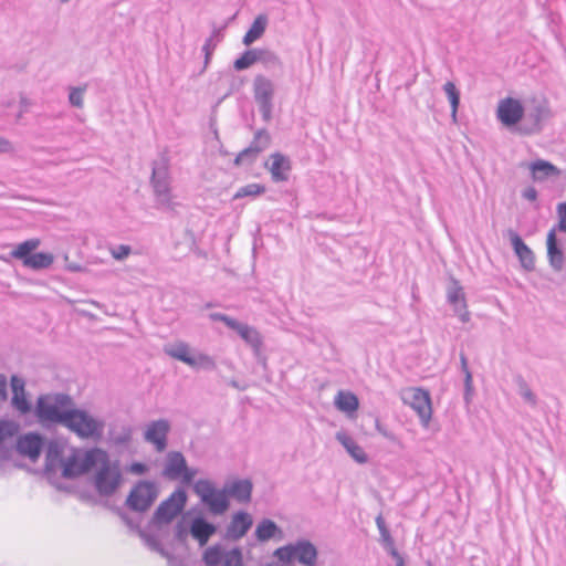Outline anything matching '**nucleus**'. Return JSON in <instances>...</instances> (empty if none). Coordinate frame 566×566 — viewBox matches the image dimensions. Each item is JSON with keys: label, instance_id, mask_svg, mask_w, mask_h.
Wrapping results in <instances>:
<instances>
[{"label": "nucleus", "instance_id": "obj_1", "mask_svg": "<svg viewBox=\"0 0 566 566\" xmlns=\"http://www.w3.org/2000/svg\"><path fill=\"white\" fill-rule=\"evenodd\" d=\"M73 406L74 401L67 394L41 395L36 399L34 412L42 423L48 422L63 426L67 411Z\"/></svg>", "mask_w": 566, "mask_h": 566}, {"label": "nucleus", "instance_id": "obj_2", "mask_svg": "<svg viewBox=\"0 0 566 566\" xmlns=\"http://www.w3.org/2000/svg\"><path fill=\"white\" fill-rule=\"evenodd\" d=\"M99 467L93 476V485L99 496L111 497L123 483V474L119 462H112L107 453L101 450L98 454Z\"/></svg>", "mask_w": 566, "mask_h": 566}, {"label": "nucleus", "instance_id": "obj_3", "mask_svg": "<svg viewBox=\"0 0 566 566\" xmlns=\"http://www.w3.org/2000/svg\"><path fill=\"white\" fill-rule=\"evenodd\" d=\"M104 421L92 417L87 411L70 408L63 427L74 432L78 438L99 439L104 431Z\"/></svg>", "mask_w": 566, "mask_h": 566}, {"label": "nucleus", "instance_id": "obj_4", "mask_svg": "<svg viewBox=\"0 0 566 566\" xmlns=\"http://www.w3.org/2000/svg\"><path fill=\"white\" fill-rule=\"evenodd\" d=\"M150 185L154 189L157 208L174 210L177 203L174 202L170 192L169 168L166 158L154 163Z\"/></svg>", "mask_w": 566, "mask_h": 566}, {"label": "nucleus", "instance_id": "obj_5", "mask_svg": "<svg viewBox=\"0 0 566 566\" xmlns=\"http://www.w3.org/2000/svg\"><path fill=\"white\" fill-rule=\"evenodd\" d=\"M101 449L94 448L87 451L72 449L71 454L65 458L62 468V476L75 479L88 473L98 463Z\"/></svg>", "mask_w": 566, "mask_h": 566}, {"label": "nucleus", "instance_id": "obj_6", "mask_svg": "<svg viewBox=\"0 0 566 566\" xmlns=\"http://www.w3.org/2000/svg\"><path fill=\"white\" fill-rule=\"evenodd\" d=\"M188 495L184 488H177L166 500H164L155 510L149 524L160 527L164 524L171 523L185 509Z\"/></svg>", "mask_w": 566, "mask_h": 566}, {"label": "nucleus", "instance_id": "obj_7", "mask_svg": "<svg viewBox=\"0 0 566 566\" xmlns=\"http://www.w3.org/2000/svg\"><path fill=\"white\" fill-rule=\"evenodd\" d=\"M279 562L290 564L296 559L304 566H315L317 563V548L308 539H300L294 544H287L279 547L273 554Z\"/></svg>", "mask_w": 566, "mask_h": 566}, {"label": "nucleus", "instance_id": "obj_8", "mask_svg": "<svg viewBox=\"0 0 566 566\" xmlns=\"http://www.w3.org/2000/svg\"><path fill=\"white\" fill-rule=\"evenodd\" d=\"M253 98L265 123L271 122L274 108L275 84L263 74H256L252 83Z\"/></svg>", "mask_w": 566, "mask_h": 566}, {"label": "nucleus", "instance_id": "obj_9", "mask_svg": "<svg viewBox=\"0 0 566 566\" xmlns=\"http://www.w3.org/2000/svg\"><path fill=\"white\" fill-rule=\"evenodd\" d=\"M209 318L212 322H223L229 328L235 331L239 336L252 348L256 358H260L263 346V337L260 332L245 323H241L233 317L222 313H210Z\"/></svg>", "mask_w": 566, "mask_h": 566}, {"label": "nucleus", "instance_id": "obj_10", "mask_svg": "<svg viewBox=\"0 0 566 566\" xmlns=\"http://www.w3.org/2000/svg\"><path fill=\"white\" fill-rule=\"evenodd\" d=\"M193 491L200 497V501L207 505L208 511L212 515H222L228 511L230 506L229 500L226 499L221 490H217L213 486L211 481L206 479L198 480L193 485Z\"/></svg>", "mask_w": 566, "mask_h": 566}, {"label": "nucleus", "instance_id": "obj_11", "mask_svg": "<svg viewBox=\"0 0 566 566\" xmlns=\"http://www.w3.org/2000/svg\"><path fill=\"white\" fill-rule=\"evenodd\" d=\"M158 496V489L155 482L140 480L130 490L126 506L134 512H146L150 509Z\"/></svg>", "mask_w": 566, "mask_h": 566}, {"label": "nucleus", "instance_id": "obj_12", "mask_svg": "<svg viewBox=\"0 0 566 566\" xmlns=\"http://www.w3.org/2000/svg\"><path fill=\"white\" fill-rule=\"evenodd\" d=\"M171 426L167 419H158L147 423L144 440L154 446L157 452H164L168 446V434Z\"/></svg>", "mask_w": 566, "mask_h": 566}, {"label": "nucleus", "instance_id": "obj_13", "mask_svg": "<svg viewBox=\"0 0 566 566\" xmlns=\"http://www.w3.org/2000/svg\"><path fill=\"white\" fill-rule=\"evenodd\" d=\"M496 117L506 127L515 126L524 117V106L516 98H503L499 102Z\"/></svg>", "mask_w": 566, "mask_h": 566}, {"label": "nucleus", "instance_id": "obj_14", "mask_svg": "<svg viewBox=\"0 0 566 566\" xmlns=\"http://www.w3.org/2000/svg\"><path fill=\"white\" fill-rule=\"evenodd\" d=\"M506 238L510 240L512 249L517 256L521 266L526 272L535 270V253L532 249L523 241L521 235L513 229H507Z\"/></svg>", "mask_w": 566, "mask_h": 566}, {"label": "nucleus", "instance_id": "obj_15", "mask_svg": "<svg viewBox=\"0 0 566 566\" xmlns=\"http://www.w3.org/2000/svg\"><path fill=\"white\" fill-rule=\"evenodd\" d=\"M551 115L549 108L545 104L537 103L523 117V124L520 132L524 135L537 134L543 128V122Z\"/></svg>", "mask_w": 566, "mask_h": 566}, {"label": "nucleus", "instance_id": "obj_16", "mask_svg": "<svg viewBox=\"0 0 566 566\" xmlns=\"http://www.w3.org/2000/svg\"><path fill=\"white\" fill-rule=\"evenodd\" d=\"M43 446L44 438L40 433L31 432L18 438L15 449L19 454L35 462L41 455Z\"/></svg>", "mask_w": 566, "mask_h": 566}, {"label": "nucleus", "instance_id": "obj_17", "mask_svg": "<svg viewBox=\"0 0 566 566\" xmlns=\"http://www.w3.org/2000/svg\"><path fill=\"white\" fill-rule=\"evenodd\" d=\"M252 525V516L245 511H238L232 515L223 534V538L227 541H239L245 536Z\"/></svg>", "mask_w": 566, "mask_h": 566}, {"label": "nucleus", "instance_id": "obj_18", "mask_svg": "<svg viewBox=\"0 0 566 566\" xmlns=\"http://www.w3.org/2000/svg\"><path fill=\"white\" fill-rule=\"evenodd\" d=\"M447 300L461 322L467 323L470 321L465 295L458 280H451L450 285L447 289Z\"/></svg>", "mask_w": 566, "mask_h": 566}, {"label": "nucleus", "instance_id": "obj_19", "mask_svg": "<svg viewBox=\"0 0 566 566\" xmlns=\"http://www.w3.org/2000/svg\"><path fill=\"white\" fill-rule=\"evenodd\" d=\"M410 407L417 412L422 426L428 427L432 415L431 399L427 390L412 388L410 390Z\"/></svg>", "mask_w": 566, "mask_h": 566}, {"label": "nucleus", "instance_id": "obj_20", "mask_svg": "<svg viewBox=\"0 0 566 566\" xmlns=\"http://www.w3.org/2000/svg\"><path fill=\"white\" fill-rule=\"evenodd\" d=\"M547 260L555 272H560L565 265L563 244L557 239L555 230H549L546 237Z\"/></svg>", "mask_w": 566, "mask_h": 566}, {"label": "nucleus", "instance_id": "obj_21", "mask_svg": "<svg viewBox=\"0 0 566 566\" xmlns=\"http://www.w3.org/2000/svg\"><path fill=\"white\" fill-rule=\"evenodd\" d=\"M134 428L126 423H112L108 428V443L117 449L126 450L133 441Z\"/></svg>", "mask_w": 566, "mask_h": 566}, {"label": "nucleus", "instance_id": "obj_22", "mask_svg": "<svg viewBox=\"0 0 566 566\" xmlns=\"http://www.w3.org/2000/svg\"><path fill=\"white\" fill-rule=\"evenodd\" d=\"M253 484L249 479H238L231 483H227L221 490L226 499H234L239 503H248L251 501Z\"/></svg>", "mask_w": 566, "mask_h": 566}, {"label": "nucleus", "instance_id": "obj_23", "mask_svg": "<svg viewBox=\"0 0 566 566\" xmlns=\"http://www.w3.org/2000/svg\"><path fill=\"white\" fill-rule=\"evenodd\" d=\"M189 531L192 538L196 539L200 546H205L211 536L217 533L218 527L213 523L207 521L202 515H199L192 518L189 525Z\"/></svg>", "mask_w": 566, "mask_h": 566}, {"label": "nucleus", "instance_id": "obj_24", "mask_svg": "<svg viewBox=\"0 0 566 566\" xmlns=\"http://www.w3.org/2000/svg\"><path fill=\"white\" fill-rule=\"evenodd\" d=\"M526 166L531 171V177L535 182H543L549 178L559 177L560 169L545 159H536L530 164H521Z\"/></svg>", "mask_w": 566, "mask_h": 566}, {"label": "nucleus", "instance_id": "obj_25", "mask_svg": "<svg viewBox=\"0 0 566 566\" xmlns=\"http://www.w3.org/2000/svg\"><path fill=\"white\" fill-rule=\"evenodd\" d=\"M187 469V461L180 451H170L166 455V463L163 470V475L170 480L176 481L180 479Z\"/></svg>", "mask_w": 566, "mask_h": 566}, {"label": "nucleus", "instance_id": "obj_26", "mask_svg": "<svg viewBox=\"0 0 566 566\" xmlns=\"http://www.w3.org/2000/svg\"><path fill=\"white\" fill-rule=\"evenodd\" d=\"M270 158L271 165L269 170L271 172L272 180L275 182L286 181L292 168L290 158L281 153H274Z\"/></svg>", "mask_w": 566, "mask_h": 566}, {"label": "nucleus", "instance_id": "obj_27", "mask_svg": "<svg viewBox=\"0 0 566 566\" xmlns=\"http://www.w3.org/2000/svg\"><path fill=\"white\" fill-rule=\"evenodd\" d=\"M63 446L56 440H51L49 442L45 453L46 472H54L59 467L63 465L65 460V457H63Z\"/></svg>", "mask_w": 566, "mask_h": 566}, {"label": "nucleus", "instance_id": "obj_28", "mask_svg": "<svg viewBox=\"0 0 566 566\" xmlns=\"http://www.w3.org/2000/svg\"><path fill=\"white\" fill-rule=\"evenodd\" d=\"M337 441L346 449L350 457L358 463H366L368 457L364 449L356 443V441L345 432L336 433Z\"/></svg>", "mask_w": 566, "mask_h": 566}, {"label": "nucleus", "instance_id": "obj_29", "mask_svg": "<svg viewBox=\"0 0 566 566\" xmlns=\"http://www.w3.org/2000/svg\"><path fill=\"white\" fill-rule=\"evenodd\" d=\"M268 25V18L264 14L258 15L250 29L245 32L242 42L245 45H251L254 41L260 39L265 32Z\"/></svg>", "mask_w": 566, "mask_h": 566}, {"label": "nucleus", "instance_id": "obj_30", "mask_svg": "<svg viewBox=\"0 0 566 566\" xmlns=\"http://www.w3.org/2000/svg\"><path fill=\"white\" fill-rule=\"evenodd\" d=\"M54 261V255L50 252H35L30 258L24 260L23 266L40 271L44 269H49Z\"/></svg>", "mask_w": 566, "mask_h": 566}, {"label": "nucleus", "instance_id": "obj_31", "mask_svg": "<svg viewBox=\"0 0 566 566\" xmlns=\"http://www.w3.org/2000/svg\"><path fill=\"white\" fill-rule=\"evenodd\" d=\"M281 534V528L270 518H263L255 528L254 535L259 542H268L276 534Z\"/></svg>", "mask_w": 566, "mask_h": 566}, {"label": "nucleus", "instance_id": "obj_32", "mask_svg": "<svg viewBox=\"0 0 566 566\" xmlns=\"http://www.w3.org/2000/svg\"><path fill=\"white\" fill-rule=\"evenodd\" d=\"M334 403L336 408L344 412L356 411L359 407V401L356 395L350 391H338L335 397Z\"/></svg>", "mask_w": 566, "mask_h": 566}, {"label": "nucleus", "instance_id": "obj_33", "mask_svg": "<svg viewBox=\"0 0 566 566\" xmlns=\"http://www.w3.org/2000/svg\"><path fill=\"white\" fill-rule=\"evenodd\" d=\"M165 353L177 360H180L189 366L193 364V355L189 354V345L185 342H178L174 345L166 346Z\"/></svg>", "mask_w": 566, "mask_h": 566}, {"label": "nucleus", "instance_id": "obj_34", "mask_svg": "<svg viewBox=\"0 0 566 566\" xmlns=\"http://www.w3.org/2000/svg\"><path fill=\"white\" fill-rule=\"evenodd\" d=\"M40 245L39 239H29L21 243H19L10 253L13 259L22 261L24 264V260L30 258L34 252V250Z\"/></svg>", "mask_w": 566, "mask_h": 566}, {"label": "nucleus", "instance_id": "obj_35", "mask_svg": "<svg viewBox=\"0 0 566 566\" xmlns=\"http://www.w3.org/2000/svg\"><path fill=\"white\" fill-rule=\"evenodd\" d=\"M258 62L263 64L266 70L283 67L280 56L274 51L265 48H258Z\"/></svg>", "mask_w": 566, "mask_h": 566}, {"label": "nucleus", "instance_id": "obj_36", "mask_svg": "<svg viewBox=\"0 0 566 566\" xmlns=\"http://www.w3.org/2000/svg\"><path fill=\"white\" fill-rule=\"evenodd\" d=\"M460 365L461 370L464 374V401L465 403H470L473 397L474 388H473V378L472 373L469 369L468 358L463 352L460 353Z\"/></svg>", "mask_w": 566, "mask_h": 566}, {"label": "nucleus", "instance_id": "obj_37", "mask_svg": "<svg viewBox=\"0 0 566 566\" xmlns=\"http://www.w3.org/2000/svg\"><path fill=\"white\" fill-rule=\"evenodd\" d=\"M224 553L221 544H214L205 549L202 560L206 566H219L223 562Z\"/></svg>", "mask_w": 566, "mask_h": 566}, {"label": "nucleus", "instance_id": "obj_38", "mask_svg": "<svg viewBox=\"0 0 566 566\" xmlns=\"http://www.w3.org/2000/svg\"><path fill=\"white\" fill-rule=\"evenodd\" d=\"M258 63V48L244 51L240 57L233 62L235 71H243Z\"/></svg>", "mask_w": 566, "mask_h": 566}, {"label": "nucleus", "instance_id": "obj_39", "mask_svg": "<svg viewBox=\"0 0 566 566\" xmlns=\"http://www.w3.org/2000/svg\"><path fill=\"white\" fill-rule=\"evenodd\" d=\"M271 144V136L265 128L258 129L254 134L252 142L250 143V147L254 153H262Z\"/></svg>", "mask_w": 566, "mask_h": 566}, {"label": "nucleus", "instance_id": "obj_40", "mask_svg": "<svg viewBox=\"0 0 566 566\" xmlns=\"http://www.w3.org/2000/svg\"><path fill=\"white\" fill-rule=\"evenodd\" d=\"M443 91L447 94L448 99H449L450 105H451V116L455 120L458 108H459V105H460V92L457 88L455 84L453 82H450V81H448L443 85Z\"/></svg>", "mask_w": 566, "mask_h": 566}, {"label": "nucleus", "instance_id": "obj_41", "mask_svg": "<svg viewBox=\"0 0 566 566\" xmlns=\"http://www.w3.org/2000/svg\"><path fill=\"white\" fill-rule=\"evenodd\" d=\"M266 191L265 186L260 184H249L243 187H240L237 192L233 195V200H238L245 197L255 198L258 196L263 195Z\"/></svg>", "mask_w": 566, "mask_h": 566}, {"label": "nucleus", "instance_id": "obj_42", "mask_svg": "<svg viewBox=\"0 0 566 566\" xmlns=\"http://www.w3.org/2000/svg\"><path fill=\"white\" fill-rule=\"evenodd\" d=\"M514 381L518 388V394L521 395V397L530 405L536 406V403H537L536 395L532 391V389L530 388L528 384L523 378V376L517 375L514 378Z\"/></svg>", "mask_w": 566, "mask_h": 566}, {"label": "nucleus", "instance_id": "obj_43", "mask_svg": "<svg viewBox=\"0 0 566 566\" xmlns=\"http://www.w3.org/2000/svg\"><path fill=\"white\" fill-rule=\"evenodd\" d=\"M193 369L214 370L217 368L216 360L203 353L193 356V364H189Z\"/></svg>", "mask_w": 566, "mask_h": 566}, {"label": "nucleus", "instance_id": "obj_44", "mask_svg": "<svg viewBox=\"0 0 566 566\" xmlns=\"http://www.w3.org/2000/svg\"><path fill=\"white\" fill-rule=\"evenodd\" d=\"M223 566H243V553L240 547H233L224 553Z\"/></svg>", "mask_w": 566, "mask_h": 566}, {"label": "nucleus", "instance_id": "obj_45", "mask_svg": "<svg viewBox=\"0 0 566 566\" xmlns=\"http://www.w3.org/2000/svg\"><path fill=\"white\" fill-rule=\"evenodd\" d=\"M11 405L21 415H27L31 411L32 406L27 399L25 392L19 395H12Z\"/></svg>", "mask_w": 566, "mask_h": 566}, {"label": "nucleus", "instance_id": "obj_46", "mask_svg": "<svg viewBox=\"0 0 566 566\" xmlns=\"http://www.w3.org/2000/svg\"><path fill=\"white\" fill-rule=\"evenodd\" d=\"M190 534L189 525L185 518L179 520L174 527V538L179 544H186Z\"/></svg>", "mask_w": 566, "mask_h": 566}, {"label": "nucleus", "instance_id": "obj_47", "mask_svg": "<svg viewBox=\"0 0 566 566\" xmlns=\"http://www.w3.org/2000/svg\"><path fill=\"white\" fill-rule=\"evenodd\" d=\"M376 525L378 527L379 534H380V542L382 546H390L391 542L394 541L389 528L386 525V522L381 514H379L376 520Z\"/></svg>", "mask_w": 566, "mask_h": 566}, {"label": "nucleus", "instance_id": "obj_48", "mask_svg": "<svg viewBox=\"0 0 566 566\" xmlns=\"http://www.w3.org/2000/svg\"><path fill=\"white\" fill-rule=\"evenodd\" d=\"M86 87H71L69 94V102L72 106L82 108L84 104V92Z\"/></svg>", "mask_w": 566, "mask_h": 566}, {"label": "nucleus", "instance_id": "obj_49", "mask_svg": "<svg viewBox=\"0 0 566 566\" xmlns=\"http://www.w3.org/2000/svg\"><path fill=\"white\" fill-rule=\"evenodd\" d=\"M259 153H254L250 146L241 150L234 159L235 165H242L244 163L252 164L256 160Z\"/></svg>", "mask_w": 566, "mask_h": 566}, {"label": "nucleus", "instance_id": "obj_50", "mask_svg": "<svg viewBox=\"0 0 566 566\" xmlns=\"http://www.w3.org/2000/svg\"><path fill=\"white\" fill-rule=\"evenodd\" d=\"M557 216H558V223L555 224L551 230H555V232H565L566 233V203H558L557 205Z\"/></svg>", "mask_w": 566, "mask_h": 566}, {"label": "nucleus", "instance_id": "obj_51", "mask_svg": "<svg viewBox=\"0 0 566 566\" xmlns=\"http://www.w3.org/2000/svg\"><path fill=\"white\" fill-rule=\"evenodd\" d=\"M138 535L144 541L146 546L154 552L161 545L155 535H151L144 530H138Z\"/></svg>", "mask_w": 566, "mask_h": 566}, {"label": "nucleus", "instance_id": "obj_52", "mask_svg": "<svg viewBox=\"0 0 566 566\" xmlns=\"http://www.w3.org/2000/svg\"><path fill=\"white\" fill-rule=\"evenodd\" d=\"M17 426L7 420H0V443L8 437H12L15 433Z\"/></svg>", "mask_w": 566, "mask_h": 566}, {"label": "nucleus", "instance_id": "obj_53", "mask_svg": "<svg viewBox=\"0 0 566 566\" xmlns=\"http://www.w3.org/2000/svg\"><path fill=\"white\" fill-rule=\"evenodd\" d=\"M130 252L132 248L126 244H119L111 249L112 256L118 261L126 259L130 254Z\"/></svg>", "mask_w": 566, "mask_h": 566}, {"label": "nucleus", "instance_id": "obj_54", "mask_svg": "<svg viewBox=\"0 0 566 566\" xmlns=\"http://www.w3.org/2000/svg\"><path fill=\"white\" fill-rule=\"evenodd\" d=\"M12 395H19L25 392V381L23 378L17 375H12L10 379Z\"/></svg>", "mask_w": 566, "mask_h": 566}, {"label": "nucleus", "instance_id": "obj_55", "mask_svg": "<svg viewBox=\"0 0 566 566\" xmlns=\"http://www.w3.org/2000/svg\"><path fill=\"white\" fill-rule=\"evenodd\" d=\"M214 48L213 36L208 38L202 46V51L205 52V66L209 63Z\"/></svg>", "mask_w": 566, "mask_h": 566}, {"label": "nucleus", "instance_id": "obj_56", "mask_svg": "<svg viewBox=\"0 0 566 566\" xmlns=\"http://www.w3.org/2000/svg\"><path fill=\"white\" fill-rule=\"evenodd\" d=\"M117 514L130 530L136 531L138 533V530H140L138 523L135 522L126 512L122 511L120 509H117Z\"/></svg>", "mask_w": 566, "mask_h": 566}, {"label": "nucleus", "instance_id": "obj_57", "mask_svg": "<svg viewBox=\"0 0 566 566\" xmlns=\"http://www.w3.org/2000/svg\"><path fill=\"white\" fill-rule=\"evenodd\" d=\"M128 470L133 474L143 475L148 471V467L143 462H133Z\"/></svg>", "mask_w": 566, "mask_h": 566}, {"label": "nucleus", "instance_id": "obj_58", "mask_svg": "<svg viewBox=\"0 0 566 566\" xmlns=\"http://www.w3.org/2000/svg\"><path fill=\"white\" fill-rule=\"evenodd\" d=\"M537 196H538L537 190L532 186L526 187L522 191V197L528 201H535L537 199Z\"/></svg>", "mask_w": 566, "mask_h": 566}, {"label": "nucleus", "instance_id": "obj_59", "mask_svg": "<svg viewBox=\"0 0 566 566\" xmlns=\"http://www.w3.org/2000/svg\"><path fill=\"white\" fill-rule=\"evenodd\" d=\"M387 553L396 560L403 559L399 552L395 547V541L391 542L390 546H384Z\"/></svg>", "mask_w": 566, "mask_h": 566}, {"label": "nucleus", "instance_id": "obj_60", "mask_svg": "<svg viewBox=\"0 0 566 566\" xmlns=\"http://www.w3.org/2000/svg\"><path fill=\"white\" fill-rule=\"evenodd\" d=\"M387 553L396 560L403 559L399 552L395 547V541L391 542L390 546H384Z\"/></svg>", "mask_w": 566, "mask_h": 566}, {"label": "nucleus", "instance_id": "obj_61", "mask_svg": "<svg viewBox=\"0 0 566 566\" xmlns=\"http://www.w3.org/2000/svg\"><path fill=\"white\" fill-rule=\"evenodd\" d=\"M12 449L0 443V460L8 461L11 459Z\"/></svg>", "mask_w": 566, "mask_h": 566}, {"label": "nucleus", "instance_id": "obj_62", "mask_svg": "<svg viewBox=\"0 0 566 566\" xmlns=\"http://www.w3.org/2000/svg\"><path fill=\"white\" fill-rule=\"evenodd\" d=\"M7 385L6 376L0 374V399L2 400H6L8 397Z\"/></svg>", "mask_w": 566, "mask_h": 566}, {"label": "nucleus", "instance_id": "obj_63", "mask_svg": "<svg viewBox=\"0 0 566 566\" xmlns=\"http://www.w3.org/2000/svg\"><path fill=\"white\" fill-rule=\"evenodd\" d=\"M376 429L377 431L382 434L385 438L389 439V440H395V436L389 432L386 427H384L378 420L376 421Z\"/></svg>", "mask_w": 566, "mask_h": 566}, {"label": "nucleus", "instance_id": "obj_64", "mask_svg": "<svg viewBox=\"0 0 566 566\" xmlns=\"http://www.w3.org/2000/svg\"><path fill=\"white\" fill-rule=\"evenodd\" d=\"M195 475H196V471L191 470L187 467V469L185 470V472L182 473V475L180 478L182 479L184 483L189 484L193 480Z\"/></svg>", "mask_w": 566, "mask_h": 566}]
</instances>
